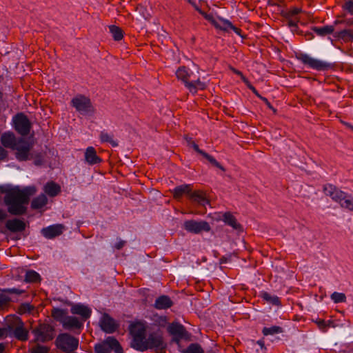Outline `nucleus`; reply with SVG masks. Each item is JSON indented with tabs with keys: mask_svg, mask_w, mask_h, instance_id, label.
Returning <instances> with one entry per match:
<instances>
[{
	"mask_svg": "<svg viewBox=\"0 0 353 353\" xmlns=\"http://www.w3.org/2000/svg\"><path fill=\"white\" fill-rule=\"evenodd\" d=\"M230 70L234 72L235 74H238L239 76L241 77V79L243 80V77H245L241 72H240L239 70L232 68V67H230Z\"/></svg>",
	"mask_w": 353,
	"mask_h": 353,
	"instance_id": "57",
	"label": "nucleus"
},
{
	"mask_svg": "<svg viewBox=\"0 0 353 353\" xmlns=\"http://www.w3.org/2000/svg\"><path fill=\"white\" fill-rule=\"evenodd\" d=\"M341 207L353 212V200H340Z\"/></svg>",
	"mask_w": 353,
	"mask_h": 353,
	"instance_id": "44",
	"label": "nucleus"
},
{
	"mask_svg": "<svg viewBox=\"0 0 353 353\" xmlns=\"http://www.w3.org/2000/svg\"><path fill=\"white\" fill-rule=\"evenodd\" d=\"M31 148V145L28 141L20 140L14 146V149L17 150V159L20 161L27 160Z\"/></svg>",
	"mask_w": 353,
	"mask_h": 353,
	"instance_id": "15",
	"label": "nucleus"
},
{
	"mask_svg": "<svg viewBox=\"0 0 353 353\" xmlns=\"http://www.w3.org/2000/svg\"><path fill=\"white\" fill-rule=\"evenodd\" d=\"M19 323L13 331L14 336L19 341H26L28 339V330L24 327V324L21 319H18Z\"/></svg>",
	"mask_w": 353,
	"mask_h": 353,
	"instance_id": "20",
	"label": "nucleus"
},
{
	"mask_svg": "<svg viewBox=\"0 0 353 353\" xmlns=\"http://www.w3.org/2000/svg\"><path fill=\"white\" fill-rule=\"evenodd\" d=\"M150 192H151V193H152V192H153V193H154V194H152V196H156V197H161V194L159 192V191H158V190H152L150 191Z\"/></svg>",
	"mask_w": 353,
	"mask_h": 353,
	"instance_id": "61",
	"label": "nucleus"
},
{
	"mask_svg": "<svg viewBox=\"0 0 353 353\" xmlns=\"http://www.w3.org/2000/svg\"><path fill=\"white\" fill-rule=\"evenodd\" d=\"M7 156V152L0 146V160L4 159Z\"/></svg>",
	"mask_w": 353,
	"mask_h": 353,
	"instance_id": "54",
	"label": "nucleus"
},
{
	"mask_svg": "<svg viewBox=\"0 0 353 353\" xmlns=\"http://www.w3.org/2000/svg\"><path fill=\"white\" fill-rule=\"evenodd\" d=\"M11 301V299L4 294H0V309H2L4 306L8 305Z\"/></svg>",
	"mask_w": 353,
	"mask_h": 353,
	"instance_id": "43",
	"label": "nucleus"
},
{
	"mask_svg": "<svg viewBox=\"0 0 353 353\" xmlns=\"http://www.w3.org/2000/svg\"><path fill=\"white\" fill-rule=\"evenodd\" d=\"M1 142L6 148H14L16 144L14 136L11 133H4L2 134L1 137Z\"/></svg>",
	"mask_w": 353,
	"mask_h": 353,
	"instance_id": "27",
	"label": "nucleus"
},
{
	"mask_svg": "<svg viewBox=\"0 0 353 353\" xmlns=\"http://www.w3.org/2000/svg\"><path fill=\"white\" fill-rule=\"evenodd\" d=\"M61 191V187L56 183L51 181L44 186V192L50 197L57 196Z\"/></svg>",
	"mask_w": 353,
	"mask_h": 353,
	"instance_id": "24",
	"label": "nucleus"
},
{
	"mask_svg": "<svg viewBox=\"0 0 353 353\" xmlns=\"http://www.w3.org/2000/svg\"><path fill=\"white\" fill-rule=\"evenodd\" d=\"M256 343L262 348V349H266V347H265V343H264V341L263 340H259L256 342Z\"/></svg>",
	"mask_w": 353,
	"mask_h": 353,
	"instance_id": "62",
	"label": "nucleus"
},
{
	"mask_svg": "<svg viewBox=\"0 0 353 353\" xmlns=\"http://www.w3.org/2000/svg\"><path fill=\"white\" fill-rule=\"evenodd\" d=\"M26 283H39L41 281V276L34 270H28L25 275Z\"/></svg>",
	"mask_w": 353,
	"mask_h": 353,
	"instance_id": "31",
	"label": "nucleus"
},
{
	"mask_svg": "<svg viewBox=\"0 0 353 353\" xmlns=\"http://www.w3.org/2000/svg\"><path fill=\"white\" fill-rule=\"evenodd\" d=\"M283 332V328L278 325H273L270 327H264L262 330V333L264 336L274 335L282 333Z\"/></svg>",
	"mask_w": 353,
	"mask_h": 353,
	"instance_id": "32",
	"label": "nucleus"
},
{
	"mask_svg": "<svg viewBox=\"0 0 353 353\" xmlns=\"http://www.w3.org/2000/svg\"><path fill=\"white\" fill-rule=\"evenodd\" d=\"M339 37L343 39H353V32L350 30H343L339 33Z\"/></svg>",
	"mask_w": 353,
	"mask_h": 353,
	"instance_id": "41",
	"label": "nucleus"
},
{
	"mask_svg": "<svg viewBox=\"0 0 353 353\" xmlns=\"http://www.w3.org/2000/svg\"><path fill=\"white\" fill-rule=\"evenodd\" d=\"M35 341L46 343L54 337V327L49 323H39L32 330Z\"/></svg>",
	"mask_w": 353,
	"mask_h": 353,
	"instance_id": "5",
	"label": "nucleus"
},
{
	"mask_svg": "<svg viewBox=\"0 0 353 353\" xmlns=\"http://www.w3.org/2000/svg\"><path fill=\"white\" fill-rule=\"evenodd\" d=\"M258 97L260 98L262 101H263L270 109H273V107L272 106V105L270 104V103L268 101V100L266 98L263 97L261 95H260V97Z\"/></svg>",
	"mask_w": 353,
	"mask_h": 353,
	"instance_id": "56",
	"label": "nucleus"
},
{
	"mask_svg": "<svg viewBox=\"0 0 353 353\" xmlns=\"http://www.w3.org/2000/svg\"><path fill=\"white\" fill-rule=\"evenodd\" d=\"M221 220L228 225L237 232H243L242 225L237 221L235 216L230 212H225L222 214Z\"/></svg>",
	"mask_w": 353,
	"mask_h": 353,
	"instance_id": "17",
	"label": "nucleus"
},
{
	"mask_svg": "<svg viewBox=\"0 0 353 353\" xmlns=\"http://www.w3.org/2000/svg\"><path fill=\"white\" fill-rule=\"evenodd\" d=\"M109 30L115 41H120L123 39V30L119 27L112 25L109 26Z\"/></svg>",
	"mask_w": 353,
	"mask_h": 353,
	"instance_id": "33",
	"label": "nucleus"
},
{
	"mask_svg": "<svg viewBox=\"0 0 353 353\" xmlns=\"http://www.w3.org/2000/svg\"><path fill=\"white\" fill-rule=\"evenodd\" d=\"M136 11L139 12V17L144 19H149L151 17L150 12L141 4H139L137 6Z\"/></svg>",
	"mask_w": 353,
	"mask_h": 353,
	"instance_id": "35",
	"label": "nucleus"
},
{
	"mask_svg": "<svg viewBox=\"0 0 353 353\" xmlns=\"http://www.w3.org/2000/svg\"><path fill=\"white\" fill-rule=\"evenodd\" d=\"M34 309V307L28 303H21L18 309V312L20 314L26 313H31Z\"/></svg>",
	"mask_w": 353,
	"mask_h": 353,
	"instance_id": "37",
	"label": "nucleus"
},
{
	"mask_svg": "<svg viewBox=\"0 0 353 353\" xmlns=\"http://www.w3.org/2000/svg\"><path fill=\"white\" fill-rule=\"evenodd\" d=\"M243 81L246 84V85L248 87L249 89H250L254 94L257 97H260V94L257 92V90L255 89L254 86L250 83V81L248 80L246 77H243Z\"/></svg>",
	"mask_w": 353,
	"mask_h": 353,
	"instance_id": "48",
	"label": "nucleus"
},
{
	"mask_svg": "<svg viewBox=\"0 0 353 353\" xmlns=\"http://www.w3.org/2000/svg\"><path fill=\"white\" fill-rule=\"evenodd\" d=\"M50 348L41 345H37L32 348L31 353H49Z\"/></svg>",
	"mask_w": 353,
	"mask_h": 353,
	"instance_id": "40",
	"label": "nucleus"
},
{
	"mask_svg": "<svg viewBox=\"0 0 353 353\" xmlns=\"http://www.w3.org/2000/svg\"><path fill=\"white\" fill-rule=\"evenodd\" d=\"M94 351L96 353H110V348L105 341L103 343L96 344Z\"/></svg>",
	"mask_w": 353,
	"mask_h": 353,
	"instance_id": "38",
	"label": "nucleus"
},
{
	"mask_svg": "<svg viewBox=\"0 0 353 353\" xmlns=\"http://www.w3.org/2000/svg\"><path fill=\"white\" fill-rule=\"evenodd\" d=\"M182 352L183 353H204L203 350L199 343H191L187 349Z\"/></svg>",
	"mask_w": 353,
	"mask_h": 353,
	"instance_id": "34",
	"label": "nucleus"
},
{
	"mask_svg": "<svg viewBox=\"0 0 353 353\" xmlns=\"http://www.w3.org/2000/svg\"><path fill=\"white\" fill-rule=\"evenodd\" d=\"M183 228L189 232L199 234L202 232H209L211 230L210 225L207 221H196L194 220L186 221L183 223Z\"/></svg>",
	"mask_w": 353,
	"mask_h": 353,
	"instance_id": "10",
	"label": "nucleus"
},
{
	"mask_svg": "<svg viewBox=\"0 0 353 353\" xmlns=\"http://www.w3.org/2000/svg\"><path fill=\"white\" fill-rule=\"evenodd\" d=\"M3 292H7L9 294H21L23 292V290L17 289V288H6L1 290Z\"/></svg>",
	"mask_w": 353,
	"mask_h": 353,
	"instance_id": "47",
	"label": "nucleus"
},
{
	"mask_svg": "<svg viewBox=\"0 0 353 353\" xmlns=\"http://www.w3.org/2000/svg\"><path fill=\"white\" fill-rule=\"evenodd\" d=\"M341 122L344 125H345L346 127H347L348 128L351 129L352 131H353V125H351L350 123H347L345 121H341Z\"/></svg>",
	"mask_w": 353,
	"mask_h": 353,
	"instance_id": "63",
	"label": "nucleus"
},
{
	"mask_svg": "<svg viewBox=\"0 0 353 353\" xmlns=\"http://www.w3.org/2000/svg\"><path fill=\"white\" fill-rule=\"evenodd\" d=\"M331 299L336 303L346 301V296L344 293L334 292L331 294Z\"/></svg>",
	"mask_w": 353,
	"mask_h": 353,
	"instance_id": "39",
	"label": "nucleus"
},
{
	"mask_svg": "<svg viewBox=\"0 0 353 353\" xmlns=\"http://www.w3.org/2000/svg\"><path fill=\"white\" fill-rule=\"evenodd\" d=\"M312 30L319 36L324 37L333 33L334 27L333 26H326L321 28L313 27Z\"/></svg>",
	"mask_w": 353,
	"mask_h": 353,
	"instance_id": "29",
	"label": "nucleus"
},
{
	"mask_svg": "<svg viewBox=\"0 0 353 353\" xmlns=\"http://www.w3.org/2000/svg\"><path fill=\"white\" fill-rule=\"evenodd\" d=\"M301 12V9L298 8H293L289 13L288 14V17L296 15L299 14Z\"/></svg>",
	"mask_w": 353,
	"mask_h": 353,
	"instance_id": "53",
	"label": "nucleus"
},
{
	"mask_svg": "<svg viewBox=\"0 0 353 353\" xmlns=\"http://www.w3.org/2000/svg\"><path fill=\"white\" fill-rule=\"evenodd\" d=\"M6 349V344L3 343H0V353H4Z\"/></svg>",
	"mask_w": 353,
	"mask_h": 353,
	"instance_id": "64",
	"label": "nucleus"
},
{
	"mask_svg": "<svg viewBox=\"0 0 353 353\" xmlns=\"http://www.w3.org/2000/svg\"><path fill=\"white\" fill-rule=\"evenodd\" d=\"M315 323L321 330L323 332H326L328 325L327 324L326 321H325V320L318 319L315 321Z\"/></svg>",
	"mask_w": 353,
	"mask_h": 353,
	"instance_id": "45",
	"label": "nucleus"
},
{
	"mask_svg": "<svg viewBox=\"0 0 353 353\" xmlns=\"http://www.w3.org/2000/svg\"><path fill=\"white\" fill-rule=\"evenodd\" d=\"M126 244V241L123 240H120L118 243H117L114 248L118 250H121L124 245Z\"/></svg>",
	"mask_w": 353,
	"mask_h": 353,
	"instance_id": "52",
	"label": "nucleus"
},
{
	"mask_svg": "<svg viewBox=\"0 0 353 353\" xmlns=\"http://www.w3.org/2000/svg\"><path fill=\"white\" fill-rule=\"evenodd\" d=\"M343 8L347 10L350 14H353V1H349L345 3Z\"/></svg>",
	"mask_w": 353,
	"mask_h": 353,
	"instance_id": "50",
	"label": "nucleus"
},
{
	"mask_svg": "<svg viewBox=\"0 0 353 353\" xmlns=\"http://www.w3.org/2000/svg\"><path fill=\"white\" fill-rule=\"evenodd\" d=\"M100 326L105 333L112 334L118 329L119 324L108 314L104 313L100 321Z\"/></svg>",
	"mask_w": 353,
	"mask_h": 353,
	"instance_id": "14",
	"label": "nucleus"
},
{
	"mask_svg": "<svg viewBox=\"0 0 353 353\" xmlns=\"http://www.w3.org/2000/svg\"><path fill=\"white\" fill-rule=\"evenodd\" d=\"M232 23L228 20H221V26L220 30L223 31H228L232 27Z\"/></svg>",
	"mask_w": 353,
	"mask_h": 353,
	"instance_id": "46",
	"label": "nucleus"
},
{
	"mask_svg": "<svg viewBox=\"0 0 353 353\" xmlns=\"http://www.w3.org/2000/svg\"><path fill=\"white\" fill-rule=\"evenodd\" d=\"M100 139L101 142H108L110 143L112 146L117 147L118 145V143L117 141H114L112 139V136L109 134L108 133L105 132H101L100 134Z\"/></svg>",
	"mask_w": 353,
	"mask_h": 353,
	"instance_id": "36",
	"label": "nucleus"
},
{
	"mask_svg": "<svg viewBox=\"0 0 353 353\" xmlns=\"http://www.w3.org/2000/svg\"><path fill=\"white\" fill-rule=\"evenodd\" d=\"M216 28L220 29L221 26V20L220 21H216L215 20L212 21V23Z\"/></svg>",
	"mask_w": 353,
	"mask_h": 353,
	"instance_id": "60",
	"label": "nucleus"
},
{
	"mask_svg": "<svg viewBox=\"0 0 353 353\" xmlns=\"http://www.w3.org/2000/svg\"><path fill=\"white\" fill-rule=\"evenodd\" d=\"M185 140L188 145L192 146L193 149L199 154L202 155L205 159H206L213 166L220 169L221 170L225 172V169L223 166H222L212 156L208 154L203 150L199 149L197 144L195 143L194 141L192 140V138L185 137Z\"/></svg>",
	"mask_w": 353,
	"mask_h": 353,
	"instance_id": "13",
	"label": "nucleus"
},
{
	"mask_svg": "<svg viewBox=\"0 0 353 353\" xmlns=\"http://www.w3.org/2000/svg\"><path fill=\"white\" fill-rule=\"evenodd\" d=\"M129 332L132 336L131 347L136 350L144 352L150 349L157 353H163L167 347L160 331L150 332L146 336L145 327L141 323H132Z\"/></svg>",
	"mask_w": 353,
	"mask_h": 353,
	"instance_id": "1",
	"label": "nucleus"
},
{
	"mask_svg": "<svg viewBox=\"0 0 353 353\" xmlns=\"http://www.w3.org/2000/svg\"><path fill=\"white\" fill-rule=\"evenodd\" d=\"M176 77L183 81L184 83H185V82H188L189 78L190 77L188 69L185 66L179 67L176 72Z\"/></svg>",
	"mask_w": 353,
	"mask_h": 353,
	"instance_id": "30",
	"label": "nucleus"
},
{
	"mask_svg": "<svg viewBox=\"0 0 353 353\" xmlns=\"http://www.w3.org/2000/svg\"><path fill=\"white\" fill-rule=\"evenodd\" d=\"M55 345L65 353H74L78 348L79 340L70 334L62 333L57 336Z\"/></svg>",
	"mask_w": 353,
	"mask_h": 353,
	"instance_id": "4",
	"label": "nucleus"
},
{
	"mask_svg": "<svg viewBox=\"0 0 353 353\" xmlns=\"http://www.w3.org/2000/svg\"><path fill=\"white\" fill-rule=\"evenodd\" d=\"M6 227L11 232H20L25 230L26 225L23 221L13 219L6 221Z\"/></svg>",
	"mask_w": 353,
	"mask_h": 353,
	"instance_id": "18",
	"label": "nucleus"
},
{
	"mask_svg": "<svg viewBox=\"0 0 353 353\" xmlns=\"http://www.w3.org/2000/svg\"><path fill=\"white\" fill-rule=\"evenodd\" d=\"M8 215L5 211L0 209V221H3L7 218Z\"/></svg>",
	"mask_w": 353,
	"mask_h": 353,
	"instance_id": "55",
	"label": "nucleus"
},
{
	"mask_svg": "<svg viewBox=\"0 0 353 353\" xmlns=\"http://www.w3.org/2000/svg\"><path fill=\"white\" fill-rule=\"evenodd\" d=\"M299 59L309 68L319 71L326 70L330 68V63L312 58L306 54H301Z\"/></svg>",
	"mask_w": 353,
	"mask_h": 353,
	"instance_id": "9",
	"label": "nucleus"
},
{
	"mask_svg": "<svg viewBox=\"0 0 353 353\" xmlns=\"http://www.w3.org/2000/svg\"><path fill=\"white\" fill-rule=\"evenodd\" d=\"M260 296L266 302L273 305H280L281 301L279 298L275 295H271L270 293L263 291L261 292Z\"/></svg>",
	"mask_w": 353,
	"mask_h": 353,
	"instance_id": "28",
	"label": "nucleus"
},
{
	"mask_svg": "<svg viewBox=\"0 0 353 353\" xmlns=\"http://www.w3.org/2000/svg\"><path fill=\"white\" fill-rule=\"evenodd\" d=\"M64 226L62 224H55L41 230V234L46 239H54L63 233Z\"/></svg>",
	"mask_w": 353,
	"mask_h": 353,
	"instance_id": "16",
	"label": "nucleus"
},
{
	"mask_svg": "<svg viewBox=\"0 0 353 353\" xmlns=\"http://www.w3.org/2000/svg\"><path fill=\"white\" fill-rule=\"evenodd\" d=\"M196 85V88L198 89L204 90L206 87V85L205 83L201 82L199 79H197L196 81H192Z\"/></svg>",
	"mask_w": 353,
	"mask_h": 353,
	"instance_id": "51",
	"label": "nucleus"
},
{
	"mask_svg": "<svg viewBox=\"0 0 353 353\" xmlns=\"http://www.w3.org/2000/svg\"><path fill=\"white\" fill-rule=\"evenodd\" d=\"M48 203V200H32L31 207L34 209L43 208Z\"/></svg>",
	"mask_w": 353,
	"mask_h": 353,
	"instance_id": "42",
	"label": "nucleus"
},
{
	"mask_svg": "<svg viewBox=\"0 0 353 353\" xmlns=\"http://www.w3.org/2000/svg\"><path fill=\"white\" fill-rule=\"evenodd\" d=\"M323 192L325 196L331 197V199H346L347 197H352V194L344 192L330 183H327L323 185Z\"/></svg>",
	"mask_w": 353,
	"mask_h": 353,
	"instance_id": "11",
	"label": "nucleus"
},
{
	"mask_svg": "<svg viewBox=\"0 0 353 353\" xmlns=\"http://www.w3.org/2000/svg\"><path fill=\"white\" fill-rule=\"evenodd\" d=\"M185 85L189 89L190 92L194 94L196 93L198 88L194 83L190 81L185 82Z\"/></svg>",
	"mask_w": 353,
	"mask_h": 353,
	"instance_id": "49",
	"label": "nucleus"
},
{
	"mask_svg": "<svg viewBox=\"0 0 353 353\" xmlns=\"http://www.w3.org/2000/svg\"><path fill=\"white\" fill-rule=\"evenodd\" d=\"M70 312L73 314L80 315L83 320L89 319L92 313V310L88 307L83 304L72 305Z\"/></svg>",
	"mask_w": 353,
	"mask_h": 353,
	"instance_id": "19",
	"label": "nucleus"
},
{
	"mask_svg": "<svg viewBox=\"0 0 353 353\" xmlns=\"http://www.w3.org/2000/svg\"><path fill=\"white\" fill-rule=\"evenodd\" d=\"M288 25L290 28H296L297 27L296 22L292 20H290V19L288 21Z\"/></svg>",
	"mask_w": 353,
	"mask_h": 353,
	"instance_id": "59",
	"label": "nucleus"
},
{
	"mask_svg": "<svg viewBox=\"0 0 353 353\" xmlns=\"http://www.w3.org/2000/svg\"><path fill=\"white\" fill-rule=\"evenodd\" d=\"M37 192L35 186L30 185L23 188L13 186L10 184L0 185V192L6 194L4 199H29Z\"/></svg>",
	"mask_w": 353,
	"mask_h": 353,
	"instance_id": "2",
	"label": "nucleus"
},
{
	"mask_svg": "<svg viewBox=\"0 0 353 353\" xmlns=\"http://www.w3.org/2000/svg\"><path fill=\"white\" fill-rule=\"evenodd\" d=\"M85 160L90 165L97 164L101 161V158L97 155V152L93 147H88L86 149Z\"/></svg>",
	"mask_w": 353,
	"mask_h": 353,
	"instance_id": "23",
	"label": "nucleus"
},
{
	"mask_svg": "<svg viewBox=\"0 0 353 353\" xmlns=\"http://www.w3.org/2000/svg\"><path fill=\"white\" fill-rule=\"evenodd\" d=\"M105 342L108 345L110 351L114 350L115 353H123V350L119 342L113 336H108Z\"/></svg>",
	"mask_w": 353,
	"mask_h": 353,
	"instance_id": "26",
	"label": "nucleus"
},
{
	"mask_svg": "<svg viewBox=\"0 0 353 353\" xmlns=\"http://www.w3.org/2000/svg\"><path fill=\"white\" fill-rule=\"evenodd\" d=\"M68 310L66 309H60L54 307L51 310V316L56 321L61 323H63L67 317Z\"/></svg>",
	"mask_w": 353,
	"mask_h": 353,
	"instance_id": "25",
	"label": "nucleus"
},
{
	"mask_svg": "<svg viewBox=\"0 0 353 353\" xmlns=\"http://www.w3.org/2000/svg\"><path fill=\"white\" fill-rule=\"evenodd\" d=\"M168 332L172 336V341L179 343L181 339L190 340V334L178 322H173L168 327Z\"/></svg>",
	"mask_w": 353,
	"mask_h": 353,
	"instance_id": "8",
	"label": "nucleus"
},
{
	"mask_svg": "<svg viewBox=\"0 0 353 353\" xmlns=\"http://www.w3.org/2000/svg\"><path fill=\"white\" fill-rule=\"evenodd\" d=\"M63 327L66 330L80 329L83 327V323L76 316H67Z\"/></svg>",
	"mask_w": 353,
	"mask_h": 353,
	"instance_id": "22",
	"label": "nucleus"
},
{
	"mask_svg": "<svg viewBox=\"0 0 353 353\" xmlns=\"http://www.w3.org/2000/svg\"><path fill=\"white\" fill-rule=\"evenodd\" d=\"M8 212L14 216L23 215L27 212L30 200H3Z\"/></svg>",
	"mask_w": 353,
	"mask_h": 353,
	"instance_id": "7",
	"label": "nucleus"
},
{
	"mask_svg": "<svg viewBox=\"0 0 353 353\" xmlns=\"http://www.w3.org/2000/svg\"><path fill=\"white\" fill-rule=\"evenodd\" d=\"M172 194L175 198L187 196L190 199H207L210 197L205 191L193 190V185L191 184H183L176 187L172 190Z\"/></svg>",
	"mask_w": 353,
	"mask_h": 353,
	"instance_id": "3",
	"label": "nucleus"
},
{
	"mask_svg": "<svg viewBox=\"0 0 353 353\" xmlns=\"http://www.w3.org/2000/svg\"><path fill=\"white\" fill-rule=\"evenodd\" d=\"M16 130L21 135H28L30 130V122L23 114H17L14 119Z\"/></svg>",
	"mask_w": 353,
	"mask_h": 353,
	"instance_id": "12",
	"label": "nucleus"
},
{
	"mask_svg": "<svg viewBox=\"0 0 353 353\" xmlns=\"http://www.w3.org/2000/svg\"><path fill=\"white\" fill-rule=\"evenodd\" d=\"M72 105L83 115H92L95 109L90 99L84 95H77L71 100Z\"/></svg>",
	"mask_w": 353,
	"mask_h": 353,
	"instance_id": "6",
	"label": "nucleus"
},
{
	"mask_svg": "<svg viewBox=\"0 0 353 353\" xmlns=\"http://www.w3.org/2000/svg\"><path fill=\"white\" fill-rule=\"evenodd\" d=\"M173 302L168 296L161 295L154 302V306L158 310H165L172 306Z\"/></svg>",
	"mask_w": 353,
	"mask_h": 353,
	"instance_id": "21",
	"label": "nucleus"
},
{
	"mask_svg": "<svg viewBox=\"0 0 353 353\" xmlns=\"http://www.w3.org/2000/svg\"><path fill=\"white\" fill-rule=\"evenodd\" d=\"M230 29H232V30H234V32L235 33H236L238 35H239L240 37H243V36L241 34V30L239 28H238L235 27L234 26H233V25L232 24V27L230 28Z\"/></svg>",
	"mask_w": 353,
	"mask_h": 353,
	"instance_id": "58",
	"label": "nucleus"
}]
</instances>
